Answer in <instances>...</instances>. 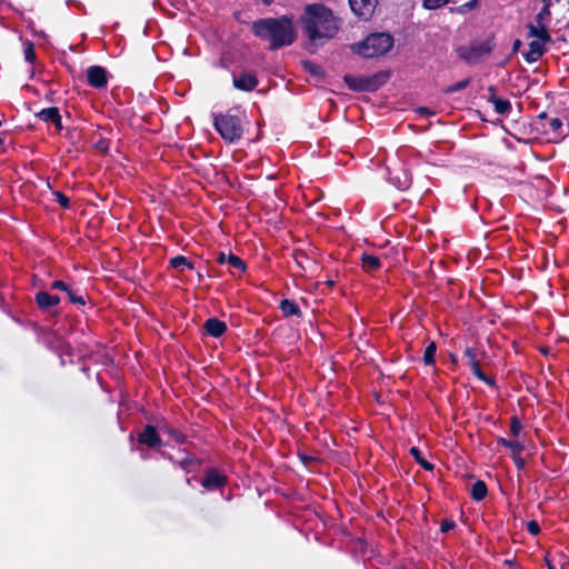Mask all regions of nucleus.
Masks as SVG:
<instances>
[{"mask_svg": "<svg viewBox=\"0 0 569 569\" xmlns=\"http://www.w3.org/2000/svg\"><path fill=\"white\" fill-rule=\"evenodd\" d=\"M540 352L543 355H548V348L547 347L540 348Z\"/></svg>", "mask_w": 569, "mask_h": 569, "instance_id": "obj_50", "label": "nucleus"}, {"mask_svg": "<svg viewBox=\"0 0 569 569\" xmlns=\"http://www.w3.org/2000/svg\"><path fill=\"white\" fill-rule=\"evenodd\" d=\"M54 200L60 204L63 209L70 208V199L61 191H54L53 192Z\"/></svg>", "mask_w": 569, "mask_h": 569, "instance_id": "obj_36", "label": "nucleus"}, {"mask_svg": "<svg viewBox=\"0 0 569 569\" xmlns=\"http://www.w3.org/2000/svg\"><path fill=\"white\" fill-rule=\"evenodd\" d=\"M547 42L540 40H532L529 42V49L523 53V58L528 63L538 61L546 52L545 44Z\"/></svg>", "mask_w": 569, "mask_h": 569, "instance_id": "obj_19", "label": "nucleus"}, {"mask_svg": "<svg viewBox=\"0 0 569 569\" xmlns=\"http://www.w3.org/2000/svg\"><path fill=\"white\" fill-rule=\"evenodd\" d=\"M409 453L413 457L415 461L425 470L432 471L435 469V465L426 460L419 448L411 447L409 449Z\"/></svg>", "mask_w": 569, "mask_h": 569, "instance_id": "obj_27", "label": "nucleus"}, {"mask_svg": "<svg viewBox=\"0 0 569 569\" xmlns=\"http://www.w3.org/2000/svg\"><path fill=\"white\" fill-rule=\"evenodd\" d=\"M54 340L57 342V347L59 348V350L70 355V346L67 341H64L61 337H54Z\"/></svg>", "mask_w": 569, "mask_h": 569, "instance_id": "obj_42", "label": "nucleus"}, {"mask_svg": "<svg viewBox=\"0 0 569 569\" xmlns=\"http://www.w3.org/2000/svg\"><path fill=\"white\" fill-rule=\"evenodd\" d=\"M527 531L532 536L539 535L541 529H540L538 521H536V520L528 521L527 522Z\"/></svg>", "mask_w": 569, "mask_h": 569, "instance_id": "obj_40", "label": "nucleus"}, {"mask_svg": "<svg viewBox=\"0 0 569 569\" xmlns=\"http://www.w3.org/2000/svg\"><path fill=\"white\" fill-rule=\"evenodd\" d=\"M216 261L219 264H224V263L229 264L231 268L237 270L239 273H243L247 270L246 262L240 257L232 253L231 251L229 253H224L222 251L219 252L216 258Z\"/></svg>", "mask_w": 569, "mask_h": 569, "instance_id": "obj_16", "label": "nucleus"}, {"mask_svg": "<svg viewBox=\"0 0 569 569\" xmlns=\"http://www.w3.org/2000/svg\"><path fill=\"white\" fill-rule=\"evenodd\" d=\"M94 148L102 152L103 154H107L109 152V148H110V141L106 138H100L96 143H94Z\"/></svg>", "mask_w": 569, "mask_h": 569, "instance_id": "obj_38", "label": "nucleus"}, {"mask_svg": "<svg viewBox=\"0 0 569 569\" xmlns=\"http://www.w3.org/2000/svg\"><path fill=\"white\" fill-rule=\"evenodd\" d=\"M521 47V40L517 39L513 41V44H512V52H517Z\"/></svg>", "mask_w": 569, "mask_h": 569, "instance_id": "obj_47", "label": "nucleus"}, {"mask_svg": "<svg viewBox=\"0 0 569 569\" xmlns=\"http://www.w3.org/2000/svg\"><path fill=\"white\" fill-rule=\"evenodd\" d=\"M87 82L96 89L106 88L108 84L107 70L101 66H91L87 69Z\"/></svg>", "mask_w": 569, "mask_h": 569, "instance_id": "obj_12", "label": "nucleus"}, {"mask_svg": "<svg viewBox=\"0 0 569 569\" xmlns=\"http://www.w3.org/2000/svg\"><path fill=\"white\" fill-rule=\"evenodd\" d=\"M158 428L160 432L168 435L178 445H182L187 441V436L182 431L169 425L166 420L158 422Z\"/></svg>", "mask_w": 569, "mask_h": 569, "instance_id": "obj_21", "label": "nucleus"}, {"mask_svg": "<svg viewBox=\"0 0 569 569\" xmlns=\"http://www.w3.org/2000/svg\"><path fill=\"white\" fill-rule=\"evenodd\" d=\"M232 83L237 90L250 92L256 89L259 81L254 74L241 72L239 76H233Z\"/></svg>", "mask_w": 569, "mask_h": 569, "instance_id": "obj_14", "label": "nucleus"}, {"mask_svg": "<svg viewBox=\"0 0 569 569\" xmlns=\"http://www.w3.org/2000/svg\"><path fill=\"white\" fill-rule=\"evenodd\" d=\"M34 301L41 311H48L50 308L58 306L61 299L57 295L41 290L36 293Z\"/></svg>", "mask_w": 569, "mask_h": 569, "instance_id": "obj_18", "label": "nucleus"}, {"mask_svg": "<svg viewBox=\"0 0 569 569\" xmlns=\"http://www.w3.org/2000/svg\"><path fill=\"white\" fill-rule=\"evenodd\" d=\"M51 290H60L67 293V297L69 301L77 306H84L86 300L82 295L78 293V290H74L71 284L62 281V280H54L50 283Z\"/></svg>", "mask_w": 569, "mask_h": 569, "instance_id": "obj_13", "label": "nucleus"}, {"mask_svg": "<svg viewBox=\"0 0 569 569\" xmlns=\"http://www.w3.org/2000/svg\"><path fill=\"white\" fill-rule=\"evenodd\" d=\"M450 360L453 365H457L458 363V357L455 355V353H450Z\"/></svg>", "mask_w": 569, "mask_h": 569, "instance_id": "obj_48", "label": "nucleus"}, {"mask_svg": "<svg viewBox=\"0 0 569 569\" xmlns=\"http://www.w3.org/2000/svg\"><path fill=\"white\" fill-rule=\"evenodd\" d=\"M393 47V38L386 32L371 33L352 49L362 58L370 59L387 53Z\"/></svg>", "mask_w": 569, "mask_h": 569, "instance_id": "obj_4", "label": "nucleus"}, {"mask_svg": "<svg viewBox=\"0 0 569 569\" xmlns=\"http://www.w3.org/2000/svg\"><path fill=\"white\" fill-rule=\"evenodd\" d=\"M490 103L493 104V109L499 114H508L510 113L512 107L509 100L502 98H492Z\"/></svg>", "mask_w": 569, "mask_h": 569, "instance_id": "obj_29", "label": "nucleus"}, {"mask_svg": "<svg viewBox=\"0 0 569 569\" xmlns=\"http://www.w3.org/2000/svg\"><path fill=\"white\" fill-rule=\"evenodd\" d=\"M492 98H498L496 94V88L495 86L488 87V102L492 101Z\"/></svg>", "mask_w": 569, "mask_h": 569, "instance_id": "obj_45", "label": "nucleus"}, {"mask_svg": "<svg viewBox=\"0 0 569 569\" xmlns=\"http://www.w3.org/2000/svg\"><path fill=\"white\" fill-rule=\"evenodd\" d=\"M545 561L548 569H557L552 559H550L548 556H546Z\"/></svg>", "mask_w": 569, "mask_h": 569, "instance_id": "obj_46", "label": "nucleus"}, {"mask_svg": "<svg viewBox=\"0 0 569 569\" xmlns=\"http://www.w3.org/2000/svg\"><path fill=\"white\" fill-rule=\"evenodd\" d=\"M203 280V274L198 271V281L201 282Z\"/></svg>", "mask_w": 569, "mask_h": 569, "instance_id": "obj_51", "label": "nucleus"}, {"mask_svg": "<svg viewBox=\"0 0 569 569\" xmlns=\"http://www.w3.org/2000/svg\"><path fill=\"white\" fill-rule=\"evenodd\" d=\"M456 522L452 519H442L440 522V531L442 533L449 532L456 528Z\"/></svg>", "mask_w": 569, "mask_h": 569, "instance_id": "obj_39", "label": "nucleus"}, {"mask_svg": "<svg viewBox=\"0 0 569 569\" xmlns=\"http://www.w3.org/2000/svg\"><path fill=\"white\" fill-rule=\"evenodd\" d=\"M293 259H295L296 263L302 270H305L306 269V264L310 262V259L308 258V256L305 252H301V251H296L293 253Z\"/></svg>", "mask_w": 569, "mask_h": 569, "instance_id": "obj_37", "label": "nucleus"}, {"mask_svg": "<svg viewBox=\"0 0 569 569\" xmlns=\"http://www.w3.org/2000/svg\"><path fill=\"white\" fill-rule=\"evenodd\" d=\"M327 283H328V286H330V287H333V286H335V281H333V280H328V281H327Z\"/></svg>", "mask_w": 569, "mask_h": 569, "instance_id": "obj_53", "label": "nucleus"}, {"mask_svg": "<svg viewBox=\"0 0 569 569\" xmlns=\"http://www.w3.org/2000/svg\"><path fill=\"white\" fill-rule=\"evenodd\" d=\"M158 425H146L143 429L138 433L137 441L140 445L148 447L149 449L160 450L163 446V441L159 433Z\"/></svg>", "mask_w": 569, "mask_h": 569, "instance_id": "obj_9", "label": "nucleus"}, {"mask_svg": "<svg viewBox=\"0 0 569 569\" xmlns=\"http://www.w3.org/2000/svg\"><path fill=\"white\" fill-rule=\"evenodd\" d=\"M497 442H498V445L510 449L511 455L521 453L525 449V446L517 440H508L506 438L500 437V438H498Z\"/></svg>", "mask_w": 569, "mask_h": 569, "instance_id": "obj_28", "label": "nucleus"}, {"mask_svg": "<svg viewBox=\"0 0 569 569\" xmlns=\"http://www.w3.org/2000/svg\"><path fill=\"white\" fill-rule=\"evenodd\" d=\"M279 309L281 310L282 316L286 318H289V317L301 318L302 317V311L295 300L282 299L279 302Z\"/></svg>", "mask_w": 569, "mask_h": 569, "instance_id": "obj_22", "label": "nucleus"}, {"mask_svg": "<svg viewBox=\"0 0 569 569\" xmlns=\"http://www.w3.org/2000/svg\"><path fill=\"white\" fill-rule=\"evenodd\" d=\"M264 6H270L274 0H261Z\"/></svg>", "mask_w": 569, "mask_h": 569, "instance_id": "obj_49", "label": "nucleus"}, {"mask_svg": "<svg viewBox=\"0 0 569 569\" xmlns=\"http://www.w3.org/2000/svg\"><path fill=\"white\" fill-rule=\"evenodd\" d=\"M533 127L537 131L546 136H552L556 140L562 139L569 134V131H563V123L560 118H551L545 111L536 117Z\"/></svg>", "mask_w": 569, "mask_h": 569, "instance_id": "obj_7", "label": "nucleus"}, {"mask_svg": "<svg viewBox=\"0 0 569 569\" xmlns=\"http://www.w3.org/2000/svg\"><path fill=\"white\" fill-rule=\"evenodd\" d=\"M206 333L213 338H220L227 331V323L216 317L208 318L203 326Z\"/></svg>", "mask_w": 569, "mask_h": 569, "instance_id": "obj_17", "label": "nucleus"}, {"mask_svg": "<svg viewBox=\"0 0 569 569\" xmlns=\"http://www.w3.org/2000/svg\"><path fill=\"white\" fill-rule=\"evenodd\" d=\"M299 23L309 43L316 48L333 39L340 29L339 19L323 3L307 4L299 17Z\"/></svg>", "mask_w": 569, "mask_h": 569, "instance_id": "obj_1", "label": "nucleus"}, {"mask_svg": "<svg viewBox=\"0 0 569 569\" xmlns=\"http://www.w3.org/2000/svg\"><path fill=\"white\" fill-rule=\"evenodd\" d=\"M528 36L530 38H537L536 40H540V41H543V42H550L551 41V36L548 31V26L547 24H533V23H530L528 24Z\"/></svg>", "mask_w": 569, "mask_h": 569, "instance_id": "obj_23", "label": "nucleus"}, {"mask_svg": "<svg viewBox=\"0 0 569 569\" xmlns=\"http://www.w3.org/2000/svg\"><path fill=\"white\" fill-rule=\"evenodd\" d=\"M169 264H170V267H172L173 269H177L179 271H183L184 268H187L189 270L194 269L193 262L188 260L184 256H176V257L171 258L169 260Z\"/></svg>", "mask_w": 569, "mask_h": 569, "instance_id": "obj_26", "label": "nucleus"}, {"mask_svg": "<svg viewBox=\"0 0 569 569\" xmlns=\"http://www.w3.org/2000/svg\"><path fill=\"white\" fill-rule=\"evenodd\" d=\"M511 459L517 468V470H523L525 467H526V461L525 459L521 457V453H517V455H511Z\"/></svg>", "mask_w": 569, "mask_h": 569, "instance_id": "obj_41", "label": "nucleus"}, {"mask_svg": "<svg viewBox=\"0 0 569 569\" xmlns=\"http://www.w3.org/2000/svg\"><path fill=\"white\" fill-rule=\"evenodd\" d=\"M251 32L261 41L268 42V49L276 51L297 41L298 32L291 16L261 18L252 22Z\"/></svg>", "mask_w": 569, "mask_h": 569, "instance_id": "obj_2", "label": "nucleus"}, {"mask_svg": "<svg viewBox=\"0 0 569 569\" xmlns=\"http://www.w3.org/2000/svg\"><path fill=\"white\" fill-rule=\"evenodd\" d=\"M178 466L186 472L190 473L199 469L201 460L194 455L188 453L184 458L178 461Z\"/></svg>", "mask_w": 569, "mask_h": 569, "instance_id": "obj_24", "label": "nucleus"}, {"mask_svg": "<svg viewBox=\"0 0 569 569\" xmlns=\"http://www.w3.org/2000/svg\"><path fill=\"white\" fill-rule=\"evenodd\" d=\"M305 68L307 71H309L311 74L317 76L320 71V67L311 61L305 62Z\"/></svg>", "mask_w": 569, "mask_h": 569, "instance_id": "obj_43", "label": "nucleus"}, {"mask_svg": "<svg viewBox=\"0 0 569 569\" xmlns=\"http://www.w3.org/2000/svg\"><path fill=\"white\" fill-rule=\"evenodd\" d=\"M488 495V488L483 480H477L470 489V497L475 501L483 500Z\"/></svg>", "mask_w": 569, "mask_h": 569, "instance_id": "obj_25", "label": "nucleus"}, {"mask_svg": "<svg viewBox=\"0 0 569 569\" xmlns=\"http://www.w3.org/2000/svg\"><path fill=\"white\" fill-rule=\"evenodd\" d=\"M496 47L495 37L489 36L485 40L473 41L469 46L457 48L458 57L468 64L478 63L483 57L489 56Z\"/></svg>", "mask_w": 569, "mask_h": 569, "instance_id": "obj_6", "label": "nucleus"}, {"mask_svg": "<svg viewBox=\"0 0 569 569\" xmlns=\"http://www.w3.org/2000/svg\"><path fill=\"white\" fill-rule=\"evenodd\" d=\"M436 351H437V343L435 341H430L428 343V346L426 347L425 352H423V362H425V365H427V366L435 365V362H436V359H435Z\"/></svg>", "mask_w": 569, "mask_h": 569, "instance_id": "obj_31", "label": "nucleus"}, {"mask_svg": "<svg viewBox=\"0 0 569 569\" xmlns=\"http://www.w3.org/2000/svg\"><path fill=\"white\" fill-rule=\"evenodd\" d=\"M463 357L468 360V365L472 373L482 382L491 388H497L496 380L492 377L487 376L480 367L479 360L472 348L466 347L463 350Z\"/></svg>", "mask_w": 569, "mask_h": 569, "instance_id": "obj_10", "label": "nucleus"}, {"mask_svg": "<svg viewBox=\"0 0 569 569\" xmlns=\"http://www.w3.org/2000/svg\"><path fill=\"white\" fill-rule=\"evenodd\" d=\"M390 76V71H378L371 76L359 77L347 73L343 76V82L355 92H375L388 82Z\"/></svg>", "mask_w": 569, "mask_h": 569, "instance_id": "obj_5", "label": "nucleus"}, {"mask_svg": "<svg viewBox=\"0 0 569 569\" xmlns=\"http://www.w3.org/2000/svg\"><path fill=\"white\" fill-rule=\"evenodd\" d=\"M36 116L43 122L52 123L58 131L63 129L62 118L57 107L41 109Z\"/></svg>", "mask_w": 569, "mask_h": 569, "instance_id": "obj_15", "label": "nucleus"}, {"mask_svg": "<svg viewBox=\"0 0 569 569\" xmlns=\"http://www.w3.org/2000/svg\"><path fill=\"white\" fill-rule=\"evenodd\" d=\"M542 2H543V4H547V3H548V4H549V7H551V6H552L551 0H542Z\"/></svg>", "mask_w": 569, "mask_h": 569, "instance_id": "obj_52", "label": "nucleus"}, {"mask_svg": "<svg viewBox=\"0 0 569 569\" xmlns=\"http://www.w3.org/2000/svg\"><path fill=\"white\" fill-rule=\"evenodd\" d=\"M23 44V56L24 60L29 63H34L37 54L34 50V43L31 40H24Z\"/></svg>", "mask_w": 569, "mask_h": 569, "instance_id": "obj_30", "label": "nucleus"}, {"mask_svg": "<svg viewBox=\"0 0 569 569\" xmlns=\"http://www.w3.org/2000/svg\"><path fill=\"white\" fill-rule=\"evenodd\" d=\"M213 128L227 143H237L243 137L247 117L240 107L231 108L224 113H213Z\"/></svg>", "mask_w": 569, "mask_h": 569, "instance_id": "obj_3", "label": "nucleus"}, {"mask_svg": "<svg viewBox=\"0 0 569 569\" xmlns=\"http://www.w3.org/2000/svg\"><path fill=\"white\" fill-rule=\"evenodd\" d=\"M471 82V78L462 79L453 84H450L442 89L445 94H451L461 90H465Z\"/></svg>", "mask_w": 569, "mask_h": 569, "instance_id": "obj_32", "label": "nucleus"}, {"mask_svg": "<svg viewBox=\"0 0 569 569\" xmlns=\"http://www.w3.org/2000/svg\"><path fill=\"white\" fill-rule=\"evenodd\" d=\"M351 11L363 20H369L376 9L378 0H348Z\"/></svg>", "mask_w": 569, "mask_h": 569, "instance_id": "obj_11", "label": "nucleus"}, {"mask_svg": "<svg viewBox=\"0 0 569 569\" xmlns=\"http://www.w3.org/2000/svg\"><path fill=\"white\" fill-rule=\"evenodd\" d=\"M522 430L521 420L517 416L510 418V433L513 437H518Z\"/></svg>", "mask_w": 569, "mask_h": 569, "instance_id": "obj_35", "label": "nucleus"}, {"mask_svg": "<svg viewBox=\"0 0 569 569\" xmlns=\"http://www.w3.org/2000/svg\"><path fill=\"white\" fill-rule=\"evenodd\" d=\"M416 112L423 117H430V116L435 114V111H432L431 109H429L427 107H419L416 109Z\"/></svg>", "mask_w": 569, "mask_h": 569, "instance_id": "obj_44", "label": "nucleus"}, {"mask_svg": "<svg viewBox=\"0 0 569 569\" xmlns=\"http://www.w3.org/2000/svg\"><path fill=\"white\" fill-rule=\"evenodd\" d=\"M361 269L367 273H375L382 267L381 259L378 256L362 252L360 256Z\"/></svg>", "mask_w": 569, "mask_h": 569, "instance_id": "obj_20", "label": "nucleus"}, {"mask_svg": "<svg viewBox=\"0 0 569 569\" xmlns=\"http://www.w3.org/2000/svg\"><path fill=\"white\" fill-rule=\"evenodd\" d=\"M550 8L551 7H549L548 3L542 6V8L536 14V18H535L537 24H547L548 26V22L550 20V16H551Z\"/></svg>", "mask_w": 569, "mask_h": 569, "instance_id": "obj_33", "label": "nucleus"}, {"mask_svg": "<svg viewBox=\"0 0 569 569\" xmlns=\"http://www.w3.org/2000/svg\"><path fill=\"white\" fill-rule=\"evenodd\" d=\"M200 485L208 491L220 490L228 485V477L218 468H207L203 471Z\"/></svg>", "mask_w": 569, "mask_h": 569, "instance_id": "obj_8", "label": "nucleus"}, {"mask_svg": "<svg viewBox=\"0 0 569 569\" xmlns=\"http://www.w3.org/2000/svg\"><path fill=\"white\" fill-rule=\"evenodd\" d=\"M450 0H423L422 7L426 10H436L439 8H442L443 6L448 4Z\"/></svg>", "mask_w": 569, "mask_h": 569, "instance_id": "obj_34", "label": "nucleus"}]
</instances>
